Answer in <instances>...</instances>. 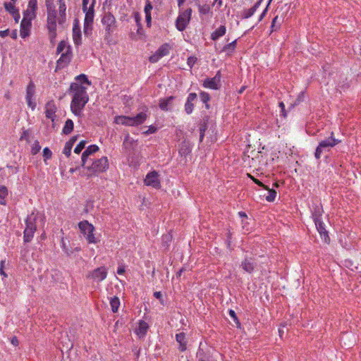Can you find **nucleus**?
<instances>
[{
    "label": "nucleus",
    "instance_id": "1",
    "mask_svg": "<svg viewBox=\"0 0 361 361\" xmlns=\"http://www.w3.org/2000/svg\"><path fill=\"white\" fill-rule=\"evenodd\" d=\"M69 92L72 94L71 111L78 117H81L82 111L89 101L87 88L78 82H72L70 85Z\"/></svg>",
    "mask_w": 361,
    "mask_h": 361
},
{
    "label": "nucleus",
    "instance_id": "2",
    "mask_svg": "<svg viewBox=\"0 0 361 361\" xmlns=\"http://www.w3.org/2000/svg\"><path fill=\"white\" fill-rule=\"evenodd\" d=\"M147 118L145 112H140L135 116H116L114 118V123L127 126H137L143 123Z\"/></svg>",
    "mask_w": 361,
    "mask_h": 361
},
{
    "label": "nucleus",
    "instance_id": "3",
    "mask_svg": "<svg viewBox=\"0 0 361 361\" xmlns=\"http://www.w3.org/2000/svg\"><path fill=\"white\" fill-rule=\"evenodd\" d=\"M101 22L105 30L104 40L109 43L111 41V35L117 27L116 18L111 13L106 12L104 14Z\"/></svg>",
    "mask_w": 361,
    "mask_h": 361
},
{
    "label": "nucleus",
    "instance_id": "4",
    "mask_svg": "<svg viewBox=\"0 0 361 361\" xmlns=\"http://www.w3.org/2000/svg\"><path fill=\"white\" fill-rule=\"evenodd\" d=\"M37 219V215H35L34 213L28 215L26 220L25 224L26 227L24 230V242L29 243L32 240L34 237L35 232L37 229L36 226V221Z\"/></svg>",
    "mask_w": 361,
    "mask_h": 361
},
{
    "label": "nucleus",
    "instance_id": "5",
    "mask_svg": "<svg viewBox=\"0 0 361 361\" xmlns=\"http://www.w3.org/2000/svg\"><path fill=\"white\" fill-rule=\"evenodd\" d=\"M58 17L56 11H47V28L51 42H53L56 37Z\"/></svg>",
    "mask_w": 361,
    "mask_h": 361
},
{
    "label": "nucleus",
    "instance_id": "6",
    "mask_svg": "<svg viewBox=\"0 0 361 361\" xmlns=\"http://www.w3.org/2000/svg\"><path fill=\"white\" fill-rule=\"evenodd\" d=\"M78 227L88 243L95 244L97 243V239L95 238L94 234V227L92 224L84 220L79 222Z\"/></svg>",
    "mask_w": 361,
    "mask_h": 361
},
{
    "label": "nucleus",
    "instance_id": "7",
    "mask_svg": "<svg viewBox=\"0 0 361 361\" xmlns=\"http://www.w3.org/2000/svg\"><path fill=\"white\" fill-rule=\"evenodd\" d=\"M88 171V176L97 173L105 171L109 168V161L106 157L94 160L90 166H85Z\"/></svg>",
    "mask_w": 361,
    "mask_h": 361
},
{
    "label": "nucleus",
    "instance_id": "8",
    "mask_svg": "<svg viewBox=\"0 0 361 361\" xmlns=\"http://www.w3.org/2000/svg\"><path fill=\"white\" fill-rule=\"evenodd\" d=\"M341 141L339 140L334 137V132H331L330 137H329L326 140H322L319 143V145L315 150V153H314L315 158L317 159H320L323 150L328 149V148L334 147L337 144H338Z\"/></svg>",
    "mask_w": 361,
    "mask_h": 361
},
{
    "label": "nucleus",
    "instance_id": "9",
    "mask_svg": "<svg viewBox=\"0 0 361 361\" xmlns=\"http://www.w3.org/2000/svg\"><path fill=\"white\" fill-rule=\"evenodd\" d=\"M191 13L192 10L190 8L179 13L176 21V27L179 31H183L185 29L190 21Z\"/></svg>",
    "mask_w": 361,
    "mask_h": 361
},
{
    "label": "nucleus",
    "instance_id": "10",
    "mask_svg": "<svg viewBox=\"0 0 361 361\" xmlns=\"http://www.w3.org/2000/svg\"><path fill=\"white\" fill-rule=\"evenodd\" d=\"M107 269L104 267H101L90 271L87 275V279H91L94 281L101 282L106 278Z\"/></svg>",
    "mask_w": 361,
    "mask_h": 361
},
{
    "label": "nucleus",
    "instance_id": "11",
    "mask_svg": "<svg viewBox=\"0 0 361 361\" xmlns=\"http://www.w3.org/2000/svg\"><path fill=\"white\" fill-rule=\"evenodd\" d=\"M207 135L208 142L213 143L216 141V126L212 121L204 122V135Z\"/></svg>",
    "mask_w": 361,
    "mask_h": 361
},
{
    "label": "nucleus",
    "instance_id": "12",
    "mask_svg": "<svg viewBox=\"0 0 361 361\" xmlns=\"http://www.w3.org/2000/svg\"><path fill=\"white\" fill-rule=\"evenodd\" d=\"M37 1L30 0L27 9L23 12V18L33 20L37 16Z\"/></svg>",
    "mask_w": 361,
    "mask_h": 361
},
{
    "label": "nucleus",
    "instance_id": "13",
    "mask_svg": "<svg viewBox=\"0 0 361 361\" xmlns=\"http://www.w3.org/2000/svg\"><path fill=\"white\" fill-rule=\"evenodd\" d=\"M72 58L71 48H68V50L61 54L60 58L57 60L56 68L61 69L68 65Z\"/></svg>",
    "mask_w": 361,
    "mask_h": 361
},
{
    "label": "nucleus",
    "instance_id": "14",
    "mask_svg": "<svg viewBox=\"0 0 361 361\" xmlns=\"http://www.w3.org/2000/svg\"><path fill=\"white\" fill-rule=\"evenodd\" d=\"M144 181L146 185L152 186L154 188H159L160 187L159 174L155 171L148 173Z\"/></svg>",
    "mask_w": 361,
    "mask_h": 361
},
{
    "label": "nucleus",
    "instance_id": "15",
    "mask_svg": "<svg viewBox=\"0 0 361 361\" xmlns=\"http://www.w3.org/2000/svg\"><path fill=\"white\" fill-rule=\"evenodd\" d=\"M31 19L23 18L20 23V35L22 38H26L30 35V30L32 27Z\"/></svg>",
    "mask_w": 361,
    "mask_h": 361
},
{
    "label": "nucleus",
    "instance_id": "16",
    "mask_svg": "<svg viewBox=\"0 0 361 361\" xmlns=\"http://www.w3.org/2000/svg\"><path fill=\"white\" fill-rule=\"evenodd\" d=\"M197 100V96L196 93H190L187 101L185 104V111L187 114H190L194 109L195 104Z\"/></svg>",
    "mask_w": 361,
    "mask_h": 361
},
{
    "label": "nucleus",
    "instance_id": "17",
    "mask_svg": "<svg viewBox=\"0 0 361 361\" xmlns=\"http://www.w3.org/2000/svg\"><path fill=\"white\" fill-rule=\"evenodd\" d=\"M314 224L316 226L317 230L319 232L321 238L325 242L329 243L330 241V238L328 234V231H326L325 228L324 224L322 222V221H316L314 222Z\"/></svg>",
    "mask_w": 361,
    "mask_h": 361
},
{
    "label": "nucleus",
    "instance_id": "18",
    "mask_svg": "<svg viewBox=\"0 0 361 361\" xmlns=\"http://www.w3.org/2000/svg\"><path fill=\"white\" fill-rule=\"evenodd\" d=\"M220 87V73L218 72L212 78L204 80V87L217 90Z\"/></svg>",
    "mask_w": 361,
    "mask_h": 361
},
{
    "label": "nucleus",
    "instance_id": "19",
    "mask_svg": "<svg viewBox=\"0 0 361 361\" xmlns=\"http://www.w3.org/2000/svg\"><path fill=\"white\" fill-rule=\"evenodd\" d=\"M99 150V147L96 145H90L82 154V166H85L87 162L88 157L97 152Z\"/></svg>",
    "mask_w": 361,
    "mask_h": 361
},
{
    "label": "nucleus",
    "instance_id": "20",
    "mask_svg": "<svg viewBox=\"0 0 361 361\" xmlns=\"http://www.w3.org/2000/svg\"><path fill=\"white\" fill-rule=\"evenodd\" d=\"M59 17H58V23L59 25H63L66 20V6L64 1L62 0L59 1Z\"/></svg>",
    "mask_w": 361,
    "mask_h": 361
},
{
    "label": "nucleus",
    "instance_id": "21",
    "mask_svg": "<svg viewBox=\"0 0 361 361\" xmlns=\"http://www.w3.org/2000/svg\"><path fill=\"white\" fill-rule=\"evenodd\" d=\"M56 107L53 101L47 103L45 106V115L47 118L54 121L56 117Z\"/></svg>",
    "mask_w": 361,
    "mask_h": 361
},
{
    "label": "nucleus",
    "instance_id": "22",
    "mask_svg": "<svg viewBox=\"0 0 361 361\" xmlns=\"http://www.w3.org/2000/svg\"><path fill=\"white\" fill-rule=\"evenodd\" d=\"M137 145V140H134L129 135H127L123 140V147L128 150L133 151L135 149L136 146Z\"/></svg>",
    "mask_w": 361,
    "mask_h": 361
},
{
    "label": "nucleus",
    "instance_id": "23",
    "mask_svg": "<svg viewBox=\"0 0 361 361\" xmlns=\"http://www.w3.org/2000/svg\"><path fill=\"white\" fill-rule=\"evenodd\" d=\"M149 329V325L145 321H140L138 326L135 329V332L139 338H144Z\"/></svg>",
    "mask_w": 361,
    "mask_h": 361
},
{
    "label": "nucleus",
    "instance_id": "24",
    "mask_svg": "<svg viewBox=\"0 0 361 361\" xmlns=\"http://www.w3.org/2000/svg\"><path fill=\"white\" fill-rule=\"evenodd\" d=\"M174 97L173 96L159 100V108L163 111H169L171 107V104Z\"/></svg>",
    "mask_w": 361,
    "mask_h": 361
},
{
    "label": "nucleus",
    "instance_id": "25",
    "mask_svg": "<svg viewBox=\"0 0 361 361\" xmlns=\"http://www.w3.org/2000/svg\"><path fill=\"white\" fill-rule=\"evenodd\" d=\"M73 39L75 45H80L82 43V37L80 27L75 24L73 27Z\"/></svg>",
    "mask_w": 361,
    "mask_h": 361
},
{
    "label": "nucleus",
    "instance_id": "26",
    "mask_svg": "<svg viewBox=\"0 0 361 361\" xmlns=\"http://www.w3.org/2000/svg\"><path fill=\"white\" fill-rule=\"evenodd\" d=\"M262 1V0L257 1L252 8H250L249 9L244 10L243 12V18H249L251 16H252L254 15V13L256 12V11L257 10V8L261 5Z\"/></svg>",
    "mask_w": 361,
    "mask_h": 361
},
{
    "label": "nucleus",
    "instance_id": "27",
    "mask_svg": "<svg viewBox=\"0 0 361 361\" xmlns=\"http://www.w3.org/2000/svg\"><path fill=\"white\" fill-rule=\"evenodd\" d=\"M176 341L179 343V350L181 351H184L186 350L187 341L185 338V334L183 332L177 334L176 335Z\"/></svg>",
    "mask_w": 361,
    "mask_h": 361
},
{
    "label": "nucleus",
    "instance_id": "28",
    "mask_svg": "<svg viewBox=\"0 0 361 361\" xmlns=\"http://www.w3.org/2000/svg\"><path fill=\"white\" fill-rule=\"evenodd\" d=\"M242 268L247 273H252L255 267V264L252 259H245L241 264Z\"/></svg>",
    "mask_w": 361,
    "mask_h": 361
},
{
    "label": "nucleus",
    "instance_id": "29",
    "mask_svg": "<svg viewBox=\"0 0 361 361\" xmlns=\"http://www.w3.org/2000/svg\"><path fill=\"white\" fill-rule=\"evenodd\" d=\"M76 140H77V136H74V137H71L68 142H66L65 147L63 149V153L66 157H69L71 155L72 147H73V145L75 144V142H76Z\"/></svg>",
    "mask_w": 361,
    "mask_h": 361
},
{
    "label": "nucleus",
    "instance_id": "30",
    "mask_svg": "<svg viewBox=\"0 0 361 361\" xmlns=\"http://www.w3.org/2000/svg\"><path fill=\"white\" fill-rule=\"evenodd\" d=\"M84 12L85 13L84 23L93 24L94 16V4L89 7L88 11Z\"/></svg>",
    "mask_w": 361,
    "mask_h": 361
},
{
    "label": "nucleus",
    "instance_id": "31",
    "mask_svg": "<svg viewBox=\"0 0 361 361\" xmlns=\"http://www.w3.org/2000/svg\"><path fill=\"white\" fill-rule=\"evenodd\" d=\"M226 28L224 25L219 26L211 34V39L214 41L217 40L226 34Z\"/></svg>",
    "mask_w": 361,
    "mask_h": 361
},
{
    "label": "nucleus",
    "instance_id": "32",
    "mask_svg": "<svg viewBox=\"0 0 361 361\" xmlns=\"http://www.w3.org/2000/svg\"><path fill=\"white\" fill-rule=\"evenodd\" d=\"M35 92V85L32 81H30L26 89V99H30L34 98Z\"/></svg>",
    "mask_w": 361,
    "mask_h": 361
},
{
    "label": "nucleus",
    "instance_id": "33",
    "mask_svg": "<svg viewBox=\"0 0 361 361\" xmlns=\"http://www.w3.org/2000/svg\"><path fill=\"white\" fill-rule=\"evenodd\" d=\"M236 42H237V40L235 39L233 42H231V43L226 44L225 46H224L221 51L223 52H226L228 55H231L236 48Z\"/></svg>",
    "mask_w": 361,
    "mask_h": 361
},
{
    "label": "nucleus",
    "instance_id": "34",
    "mask_svg": "<svg viewBox=\"0 0 361 361\" xmlns=\"http://www.w3.org/2000/svg\"><path fill=\"white\" fill-rule=\"evenodd\" d=\"M73 121L71 119H67L62 130L63 133L65 135L70 134L73 129Z\"/></svg>",
    "mask_w": 361,
    "mask_h": 361
},
{
    "label": "nucleus",
    "instance_id": "35",
    "mask_svg": "<svg viewBox=\"0 0 361 361\" xmlns=\"http://www.w3.org/2000/svg\"><path fill=\"white\" fill-rule=\"evenodd\" d=\"M110 305L113 312H117L120 306V300L118 297L114 296L110 300Z\"/></svg>",
    "mask_w": 361,
    "mask_h": 361
},
{
    "label": "nucleus",
    "instance_id": "36",
    "mask_svg": "<svg viewBox=\"0 0 361 361\" xmlns=\"http://www.w3.org/2000/svg\"><path fill=\"white\" fill-rule=\"evenodd\" d=\"M323 213V209L322 207L317 206L313 212H312V218L314 220V222H316V221H322V215Z\"/></svg>",
    "mask_w": 361,
    "mask_h": 361
},
{
    "label": "nucleus",
    "instance_id": "37",
    "mask_svg": "<svg viewBox=\"0 0 361 361\" xmlns=\"http://www.w3.org/2000/svg\"><path fill=\"white\" fill-rule=\"evenodd\" d=\"M171 49V47L168 43H164L162 45H161L157 51L162 54L163 56H167L169 54V52Z\"/></svg>",
    "mask_w": 361,
    "mask_h": 361
},
{
    "label": "nucleus",
    "instance_id": "38",
    "mask_svg": "<svg viewBox=\"0 0 361 361\" xmlns=\"http://www.w3.org/2000/svg\"><path fill=\"white\" fill-rule=\"evenodd\" d=\"M68 48H71L68 43L65 41H61L57 46L56 53L61 54L63 52L67 51Z\"/></svg>",
    "mask_w": 361,
    "mask_h": 361
},
{
    "label": "nucleus",
    "instance_id": "39",
    "mask_svg": "<svg viewBox=\"0 0 361 361\" xmlns=\"http://www.w3.org/2000/svg\"><path fill=\"white\" fill-rule=\"evenodd\" d=\"M268 191V195L266 196V200L271 202H274L276 197V191L274 189H270L268 186L267 188H264Z\"/></svg>",
    "mask_w": 361,
    "mask_h": 361
},
{
    "label": "nucleus",
    "instance_id": "40",
    "mask_svg": "<svg viewBox=\"0 0 361 361\" xmlns=\"http://www.w3.org/2000/svg\"><path fill=\"white\" fill-rule=\"evenodd\" d=\"M8 195V189L6 186H0V204H5L4 199Z\"/></svg>",
    "mask_w": 361,
    "mask_h": 361
},
{
    "label": "nucleus",
    "instance_id": "41",
    "mask_svg": "<svg viewBox=\"0 0 361 361\" xmlns=\"http://www.w3.org/2000/svg\"><path fill=\"white\" fill-rule=\"evenodd\" d=\"M281 25V22L279 20V17L276 16L274 18L271 22V32L276 31L279 29Z\"/></svg>",
    "mask_w": 361,
    "mask_h": 361
},
{
    "label": "nucleus",
    "instance_id": "42",
    "mask_svg": "<svg viewBox=\"0 0 361 361\" xmlns=\"http://www.w3.org/2000/svg\"><path fill=\"white\" fill-rule=\"evenodd\" d=\"M5 9L8 11L11 15L16 13L18 10L16 8L14 4L11 2L4 3Z\"/></svg>",
    "mask_w": 361,
    "mask_h": 361
},
{
    "label": "nucleus",
    "instance_id": "43",
    "mask_svg": "<svg viewBox=\"0 0 361 361\" xmlns=\"http://www.w3.org/2000/svg\"><path fill=\"white\" fill-rule=\"evenodd\" d=\"M162 57H164L162 56V54H161L157 50L156 51V52L152 54L149 58V61L151 62V63H157L159 59H161Z\"/></svg>",
    "mask_w": 361,
    "mask_h": 361
},
{
    "label": "nucleus",
    "instance_id": "44",
    "mask_svg": "<svg viewBox=\"0 0 361 361\" xmlns=\"http://www.w3.org/2000/svg\"><path fill=\"white\" fill-rule=\"evenodd\" d=\"M162 57H164L162 56V54H161L157 50L156 51V52L152 54L149 58V61L151 62V63H157L159 59H161Z\"/></svg>",
    "mask_w": 361,
    "mask_h": 361
},
{
    "label": "nucleus",
    "instance_id": "45",
    "mask_svg": "<svg viewBox=\"0 0 361 361\" xmlns=\"http://www.w3.org/2000/svg\"><path fill=\"white\" fill-rule=\"evenodd\" d=\"M93 24H89V23H84V34L86 36H90L92 35V26Z\"/></svg>",
    "mask_w": 361,
    "mask_h": 361
},
{
    "label": "nucleus",
    "instance_id": "46",
    "mask_svg": "<svg viewBox=\"0 0 361 361\" xmlns=\"http://www.w3.org/2000/svg\"><path fill=\"white\" fill-rule=\"evenodd\" d=\"M41 149V146L39 145V142L38 141H35L32 144L31 152L33 155L37 154Z\"/></svg>",
    "mask_w": 361,
    "mask_h": 361
},
{
    "label": "nucleus",
    "instance_id": "47",
    "mask_svg": "<svg viewBox=\"0 0 361 361\" xmlns=\"http://www.w3.org/2000/svg\"><path fill=\"white\" fill-rule=\"evenodd\" d=\"M51 156H52L51 151L48 147L44 148V149H43L44 161H46L47 159H49L51 157Z\"/></svg>",
    "mask_w": 361,
    "mask_h": 361
},
{
    "label": "nucleus",
    "instance_id": "48",
    "mask_svg": "<svg viewBox=\"0 0 361 361\" xmlns=\"http://www.w3.org/2000/svg\"><path fill=\"white\" fill-rule=\"evenodd\" d=\"M45 5L47 11H56L54 0H45Z\"/></svg>",
    "mask_w": 361,
    "mask_h": 361
},
{
    "label": "nucleus",
    "instance_id": "49",
    "mask_svg": "<svg viewBox=\"0 0 361 361\" xmlns=\"http://www.w3.org/2000/svg\"><path fill=\"white\" fill-rule=\"evenodd\" d=\"M75 80L80 82H85L88 85L90 84V82H89L88 79H87V77L86 75L85 74H80L79 75H78L76 78H75Z\"/></svg>",
    "mask_w": 361,
    "mask_h": 361
},
{
    "label": "nucleus",
    "instance_id": "50",
    "mask_svg": "<svg viewBox=\"0 0 361 361\" xmlns=\"http://www.w3.org/2000/svg\"><path fill=\"white\" fill-rule=\"evenodd\" d=\"M85 142L80 141L78 145L75 147L74 152L76 154H80L81 151L85 148Z\"/></svg>",
    "mask_w": 361,
    "mask_h": 361
},
{
    "label": "nucleus",
    "instance_id": "51",
    "mask_svg": "<svg viewBox=\"0 0 361 361\" xmlns=\"http://www.w3.org/2000/svg\"><path fill=\"white\" fill-rule=\"evenodd\" d=\"M228 314H229L230 317L233 319L234 322L236 323L237 327H240V322H239V321L238 319V317L236 316V314H235V311L233 310H230L228 311Z\"/></svg>",
    "mask_w": 361,
    "mask_h": 361
},
{
    "label": "nucleus",
    "instance_id": "52",
    "mask_svg": "<svg viewBox=\"0 0 361 361\" xmlns=\"http://www.w3.org/2000/svg\"><path fill=\"white\" fill-rule=\"evenodd\" d=\"M152 8H153V6H152V3L149 0H147L146 3H145V6L144 8L145 13V14L151 13Z\"/></svg>",
    "mask_w": 361,
    "mask_h": 361
},
{
    "label": "nucleus",
    "instance_id": "53",
    "mask_svg": "<svg viewBox=\"0 0 361 361\" xmlns=\"http://www.w3.org/2000/svg\"><path fill=\"white\" fill-rule=\"evenodd\" d=\"M247 176L256 183L259 186L263 188H267V186L265 185L263 183H262L260 180H259L258 179L255 178V177H253L252 176H251L250 174H247Z\"/></svg>",
    "mask_w": 361,
    "mask_h": 361
},
{
    "label": "nucleus",
    "instance_id": "54",
    "mask_svg": "<svg viewBox=\"0 0 361 361\" xmlns=\"http://www.w3.org/2000/svg\"><path fill=\"white\" fill-rule=\"evenodd\" d=\"M27 106L32 109V110H34L36 107V102L34 101V98L30 99H26Z\"/></svg>",
    "mask_w": 361,
    "mask_h": 361
},
{
    "label": "nucleus",
    "instance_id": "55",
    "mask_svg": "<svg viewBox=\"0 0 361 361\" xmlns=\"http://www.w3.org/2000/svg\"><path fill=\"white\" fill-rule=\"evenodd\" d=\"M157 128L155 126H149L147 130L144 132V134H146V135L152 134V133H154L157 131Z\"/></svg>",
    "mask_w": 361,
    "mask_h": 361
},
{
    "label": "nucleus",
    "instance_id": "56",
    "mask_svg": "<svg viewBox=\"0 0 361 361\" xmlns=\"http://www.w3.org/2000/svg\"><path fill=\"white\" fill-rule=\"evenodd\" d=\"M196 61H197L196 58L190 56L188 59L187 63L190 66V68H192L196 63Z\"/></svg>",
    "mask_w": 361,
    "mask_h": 361
},
{
    "label": "nucleus",
    "instance_id": "57",
    "mask_svg": "<svg viewBox=\"0 0 361 361\" xmlns=\"http://www.w3.org/2000/svg\"><path fill=\"white\" fill-rule=\"evenodd\" d=\"M238 216L241 218V224H244V221L247 220V216L244 212H239Z\"/></svg>",
    "mask_w": 361,
    "mask_h": 361
},
{
    "label": "nucleus",
    "instance_id": "58",
    "mask_svg": "<svg viewBox=\"0 0 361 361\" xmlns=\"http://www.w3.org/2000/svg\"><path fill=\"white\" fill-rule=\"evenodd\" d=\"M145 20L147 23V26L150 27L152 24V16L151 13L145 14Z\"/></svg>",
    "mask_w": 361,
    "mask_h": 361
},
{
    "label": "nucleus",
    "instance_id": "59",
    "mask_svg": "<svg viewBox=\"0 0 361 361\" xmlns=\"http://www.w3.org/2000/svg\"><path fill=\"white\" fill-rule=\"evenodd\" d=\"M242 224L243 230H244L245 231H248L250 230L249 224L247 222V220L244 221V224Z\"/></svg>",
    "mask_w": 361,
    "mask_h": 361
},
{
    "label": "nucleus",
    "instance_id": "60",
    "mask_svg": "<svg viewBox=\"0 0 361 361\" xmlns=\"http://www.w3.org/2000/svg\"><path fill=\"white\" fill-rule=\"evenodd\" d=\"M9 35V30H0V37H5Z\"/></svg>",
    "mask_w": 361,
    "mask_h": 361
},
{
    "label": "nucleus",
    "instance_id": "61",
    "mask_svg": "<svg viewBox=\"0 0 361 361\" xmlns=\"http://www.w3.org/2000/svg\"><path fill=\"white\" fill-rule=\"evenodd\" d=\"M4 260H1V268H0V274L4 276V277H6L7 275L4 272Z\"/></svg>",
    "mask_w": 361,
    "mask_h": 361
},
{
    "label": "nucleus",
    "instance_id": "62",
    "mask_svg": "<svg viewBox=\"0 0 361 361\" xmlns=\"http://www.w3.org/2000/svg\"><path fill=\"white\" fill-rule=\"evenodd\" d=\"M12 16H13L16 23H18L20 18L19 11H18L16 13H14L13 14H12Z\"/></svg>",
    "mask_w": 361,
    "mask_h": 361
},
{
    "label": "nucleus",
    "instance_id": "63",
    "mask_svg": "<svg viewBox=\"0 0 361 361\" xmlns=\"http://www.w3.org/2000/svg\"><path fill=\"white\" fill-rule=\"evenodd\" d=\"M88 0H82V10L83 11H88L87 8Z\"/></svg>",
    "mask_w": 361,
    "mask_h": 361
},
{
    "label": "nucleus",
    "instance_id": "64",
    "mask_svg": "<svg viewBox=\"0 0 361 361\" xmlns=\"http://www.w3.org/2000/svg\"><path fill=\"white\" fill-rule=\"evenodd\" d=\"M124 272H125L124 267H118V269H117V274L118 275H122V274H124Z\"/></svg>",
    "mask_w": 361,
    "mask_h": 361
}]
</instances>
